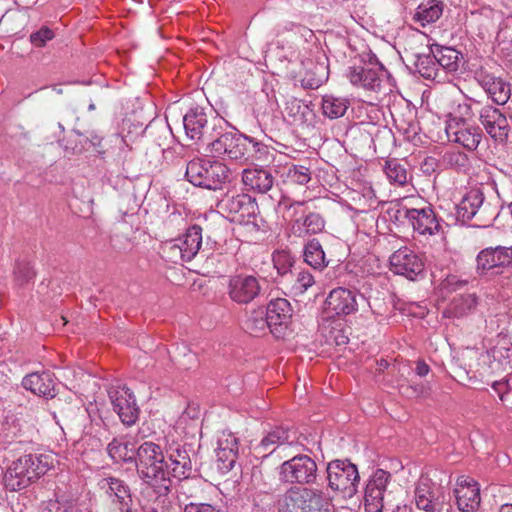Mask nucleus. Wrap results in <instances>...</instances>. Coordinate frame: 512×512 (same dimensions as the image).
Listing matches in <instances>:
<instances>
[{
	"instance_id": "4468645a",
	"label": "nucleus",
	"mask_w": 512,
	"mask_h": 512,
	"mask_svg": "<svg viewBox=\"0 0 512 512\" xmlns=\"http://www.w3.org/2000/svg\"><path fill=\"white\" fill-rule=\"evenodd\" d=\"M474 78L496 104L504 105L507 103L511 95L509 83L495 76L484 66L475 70Z\"/></svg>"
},
{
	"instance_id": "c03bdc74",
	"label": "nucleus",
	"mask_w": 512,
	"mask_h": 512,
	"mask_svg": "<svg viewBox=\"0 0 512 512\" xmlns=\"http://www.w3.org/2000/svg\"><path fill=\"white\" fill-rule=\"evenodd\" d=\"M164 257L173 263L188 262L186 253L182 250L181 246L176 239L168 241L162 247Z\"/></svg>"
},
{
	"instance_id": "ddd939ff",
	"label": "nucleus",
	"mask_w": 512,
	"mask_h": 512,
	"mask_svg": "<svg viewBox=\"0 0 512 512\" xmlns=\"http://www.w3.org/2000/svg\"><path fill=\"white\" fill-rule=\"evenodd\" d=\"M405 218L413 229L421 235H434L440 229L439 221L431 207L409 209L405 206L396 210L395 218Z\"/></svg>"
},
{
	"instance_id": "7c9ffc66",
	"label": "nucleus",
	"mask_w": 512,
	"mask_h": 512,
	"mask_svg": "<svg viewBox=\"0 0 512 512\" xmlns=\"http://www.w3.org/2000/svg\"><path fill=\"white\" fill-rule=\"evenodd\" d=\"M431 53L435 54L438 68L442 67L448 72H456L459 68L460 52L456 49L438 44L430 46Z\"/></svg>"
},
{
	"instance_id": "338daca9",
	"label": "nucleus",
	"mask_w": 512,
	"mask_h": 512,
	"mask_svg": "<svg viewBox=\"0 0 512 512\" xmlns=\"http://www.w3.org/2000/svg\"><path fill=\"white\" fill-rule=\"evenodd\" d=\"M498 512H512V504H503L500 508H499V511Z\"/></svg>"
},
{
	"instance_id": "bf43d9fd",
	"label": "nucleus",
	"mask_w": 512,
	"mask_h": 512,
	"mask_svg": "<svg viewBox=\"0 0 512 512\" xmlns=\"http://www.w3.org/2000/svg\"><path fill=\"white\" fill-rule=\"evenodd\" d=\"M384 500L372 501L368 496L365 495V510L366 512H383Z\"/></svg>"
},
{
	"instance_id": "a19ab883",
	"label": "nucleus",
	"mask_w": 512,
	"mask_h": 512,
	"mask_svg": "<svg viewBox=\"0 0 512 512\" xmlns=\"http://www.w3.org/2000/svg\"><path fill=\"white\" fill-rule=\"evenodd\" d=\"M285 113L293 122H305L307 114L310 113L309 106L297 98L286 101Z\"/></svg>"
},
{
	"instance_id": "4c0bfd02",
	"label": "nucleus",
	"mask_w": 512,
	"mask_h": 512,
	"mask_svg": "<svg viewBox=\"0 0 512 512\" xmlns=\"http://www.w3.org/2000/svg\"><path fill=\"white\" fill-rule=\"evenodd\" d=\"M477 305V298L474 294H466L455 297L447 310L454 317H462L472 311Z\"/></svg>"
},
{
	"instance_id": "e433bc0d",
	"label": "nucleus",
	"mask_w": 512,
	"mask_h": 512,
	"mask_svg": "<svg viewBox=\"0 0 512 512\" xmlns=\"http://www.w3.org/2000/svg\"><path fill=\"white\" fill-rule=\"evenodd\" d=\"M349 102L344 98L325 95L322 98L323 114L330 119L342 117L348 109Z\"/></svg>"
},
{
	"instance_id": "39448f33",
	"label": "nucleus",
	"mask_w": 512,
	"mask_h": 512,
	"mask_svg": "<svg viewBox=\"0 0 512 512\" xmlns=\"http://www.w3.org/2000/svg\"><path fill=\"white\" fill-rule=\"evenodd\" d=\"M327 479L329 487L341 492L344 497L351 498L358 491V469L348 460L331 461L327 466Z\"/></svg>"
},
{
	"instance_id": "864d4df0",
	"label": "nucleus",
	"mask_w": 512,
	"mask_h": 512,
	"mask_svg": "<svg viewBox=\"0 0 512 512\" xmlns=\"http://www.w3.org/2000/svg\"><path fill=\"white\" fill-rule=\"evenodd\" d=\"M289 177L293 182L299 185H305L310 181L311 173L309 168L305 166H294V168L289 171Z\"/></svg>"
},
{
	"instance_id": "aec40b11",
	"label": "nucleus",
	"mask_w": 512,
	"mask_h": 512,
	"mask_svg": "<svg viewBox=\"0 0 512 512\" xmlns=\"http://www.w3.org/2000/svg\"><path fill=\"white\" fill-rule=\"evenodd\" d=\"M487 205H484V194L480 189L468 191L456 206L457 217L462 222H467L474 217L483 220L487 212Z\"/></svg>"
},
{
	"instance_id": "a211bd4d",
	"label": "nucleus",
	"mask_w": 512,
	"mask_h": 512,
	"mask_svg": "<svg viewBox=\"0 0 512 512\" xmlns=\"http://www.w3.org/2000/svg\"><path fill=\"white\" fill-rule=\"evenodd\" d=\"M501 267H512V247H488L478 253L476 271L479 275Z\"/></svg>"
},
{
	"instance_id": "bb28decb",
	"label": "nucleus",
	"mask_w": 512,
	"mask_h": 512,
	"mask_svg": "<svg viewBox=\"0 0 512 512\" xmlns=\"http://www.w3.org/2000/svg\"><path fill=\"white\" fill-rule=\"evenodd\" d=\"M98 486L113 502L128 505L131 500L128 485L119 478L112 476L102 478L99 480Z\"/></svg>"
},
{
	"instance_id": "13d9d810",
	"label": "nucleus",
	"mask_w": 512,
	"mask_h": 512,
	"mask_svg": "<svg viewBox=\"0 0 512 512\" xmlns=\"http://www.w3.org/2000/svg\"><path fill=\"white\" fill-rule=\"evenodd\" d=\"M215 508L208 503H189L184 507L183 512H213Z\"/></svg>"
},
{
	"instance_id": "79ce46f5",
	"label": "nucleus",
	"mask_w": 512,
	"mask_h": 512,
	"mask_svg": "<svg viewBox=\"0 0 512 512\" xmlns=\"http://www.w3.org/2000/svg\"><path fill=\"white\" fill-rule=\"evenodd\" d=\"M443 162L446 166L461 172L467 171L470 167L468 155L461 151L446 152L443 156Z\"/></svg>"
},
{
	"instance_id": "7ed1b4c3",
	"label": "nucleus",
	"mask_w": 512,
	"mask_h": 512,
	"mask_svg": "<svg viewBox=\"0 0 512 512\" xmlns=\"http://www.w3.org/2000/svg\"><path fill=\"white\" fill-rule=\"evenodd\" d=\"M278 512H333V505L321 493L292 486L279 496Z\"/></svg>"
},
{
	"instance_id": "2f4dec72",
	"label": "nucleus",
	"mask_w": 512,
	"mask_h": 512,
	"mask_svg": "<svg viewBox=\"0 0 512 512\" xmlns=\"http://www.w3.org/2000/svg\"><path fill=\"white\" fill-rule=\"evenodd\" d=\"M176 240L186 253V259L192 260L197 255L202 244V228L198 225H193L187 229L182 237Z\"/></svg>"
},
{
	"instance_id": "dca6fc26",
	"label": "nucleus",
	"mask_w": 512,
	"mask_h": 512,
	"mask_svg": "<svg viewBox=\"0 0 512 512\" xmlns=\"http://www.w3.org/2000/svg\"><path fill=\"white\" fill-rule=\"evenodd\" d=\"M210 152L215 156L227 155L230 159H242L248 151L247 138L233 133L221 134L215 140L209 142Z\"/></svg>"
},
{
	"instance_id": "2eb2a0df",
	"label": "nucleus",
	"mask_w": 512,
	"mask_h": 512,
	"mask_svg": "<svg viewBox=\"0 0 512 512\" xmlns=\"http://www.w3.org/2000/svg\"><path fill=\"white\" fill-rule=\"evenodd\" d=\"M391 271L414 280L424 272L422 259L411 249L403 247L390 256Z\"/></svg>"
},
{
	"instance_id": "37998d69",
	"label": "nucleus",
	"mask_w": 512,
	"mask_h": 512,
	"mask_svg": "<svg viewBox=\"0 0 512 512\" xmlns=\"http://www.w3.org/2000/svg\"><path fill=\"white\" fill-rule=\"evenodd\" d=\"M492 357L501 364L512 363V343L506 339H501L491 350Z\"/></svg>"
},
{
	"instance_id": "8fccbe9b",
	"label": "nucleus",
	"mask_w": 512,
	"mask_h": 512,
	"mask_svg": "<svg viewBox=\"0 0 512 512\" xmlns=\"http://www.w3.org/2000/svg\"><path fill=\"white\" fill-rule=\"evenodd\" d=\"M175 357L180 366L184 369H191L196 366L198 359L197 355L190 351L186 346L177 347Z\"/></svg>"
},
{
	"instance_id": "393cba45",
	"label": "nucleus",
	"mask_w": 512,
	"mask_h": 512,
	"mask_svg": "<svg viewBox=\"0 0 512 512\" xmlns=\"http://www.w3.org/2000/svg\"><path fill=\"white\" fill-rule=\"evenodd\" d=\"M207 115L204 108L196 106L184 115L183 124L186 135L192 140H204L207 131Z\"/></svg>"
},
{
	"instance_id": "412c9836",
	"label": "nucleus",
	"mask_w": 512,
	"mask_h": 512,
	"mask_svg": "<svg viewBox=\"0 0 512 512\" xmlns=\"http://www.w3.org/2000/svg\"><path fill=\"white\" fill-rule=\"evenodd\" d=\"M357 294L349 289L338 287L328 295L325 304L326 309L338 316H346L355 313L358 309Z\"/></svg>"
},
{
	"instance_id": "5fc2aeb1",
	"label": "nucleus",
	"mask_w": 512,
	"mask_h": 512,
	"mask_svg": "<svg viewBox=\"0 0 512 512\" xmlns=\"http://www.w3.org/2000/svg\"><path fill=\"white\" fill-rule=\"evenodd\" d=\"M217 449H221L224 451L237 452L238 451V443L237 439L231 433L222 432L218 437L217 441Z\"/></svg>"
},
{
	"instance_id": "6ab92c4d",
	"label": "nucleus",
	"mask_w": 512,
	"mask_h": 512,
	"mask_svg": "<svg viewBox=\"0 0 512 512\" xmlns=\"http://www.w3.org/2000/svg\"><path fill=\"white\" fill-rule=\"evenodd\" d=\"M453 493L460 511L474 512L479 508L480 487L474 479L466 476L459 477Z\"/></svg>"
},
{
	"instance_id": "4be33fe9",
	"label": "nucleus",
	"mask_w": 512,
	"mask_h": 512,
	"mask_svg": "<svg viewBox=\"0 0 512 512\" xmlns=\"http://www.w3.org/2000/svg\"><path fill=\"white\" fill-rule=\"evenodd\" d=\"M229 296L239 304H248L256 296V277L236 275L229 281Z\"/></svg>"
},
{
	"instance_id": "5701e85b",
	"label": "nucleus",
	"mask_w": 512,
	"mask_h": 512,
	"mask_svg": "<svg viewBox=\"0 0 512 512\" xmlns=\"http://www.w3.org/2000/svg\"><path fill=\"white\" fill-rule=\"evenodd\" d=\"M302 66L304 74L301 76L300 82L304 88L317 89L327 81L328 65L324 61L306 59L302 61Z\"/></svg>"
},
{
	"instance_id": "09e8293b",
	"label": "nucleus",
	"mask_w": 512,
	"mask_h": 512,
	"mask_svg": "<svg viewBox=\"0 0 512 512\" xmlns=\"http://www.w3.org/2000/svg\"><path fill=\"white\" fill-rule=\"evenodd\" d=\"M216 456L218 469L222 472H228L233 468L236 462L237 452H232V450L224 451L216 448Z\"/></svg>"
},
{
	"instance_id": "052dcab7",
	"label": "nucleus",
	"mask_w": 512,
	"mask_h": 512,
	"mask_svg": "<svg viewBox=\"0 0 512 512\" xmlns=\"http://www.w3.org/2000/svg\"><path fill=\"white\" fill-rule=\"evenodd\" d=\"M266 327L269 331L276 337L282 338L285 336V331L287 329L288 324H273V323H265Z\"/></svg>"
},
{
	"instance_id": "f704fd0d",
	"label": "nucleus",
	"mask_w": 512,
	"mask_h": 512,
	"mask_svg": "<svg viewBox=\"0 0 512 512\" xmlns=\"http://www.w3.org/2000/svg\"><path fill=\"white\" fill-rule=\"evenodd\" d=\"M289 440V433L286 429L276 427L269 431L261 440L259 447L265 452L270 450L268 453L263 454V458L273 454L277 447L283 445Z\"/></svg>"
},
{
	"instance_id": "1a4fd4ad",
	"label": "nucleus",
	"mask_w": 512,
	"mask_h": 512,
	"mask_svg": "<svg viewBox=\"0 0 512 512\" xmlns=\"http://www.w3.org/2000/svg\"><path fill=\"white\" fill-rule=\"evenodd\" d=\"M164 478L183 479L193 472L192 461L185 445L172 443L166 448Z\"/></svg>"
},
{
	"instance_id": "774afa93",
	"label": "nucleus",
	"mask_w": 512,
	"mask_h": 512,
	"mask_svg": "<svg viewBox=\"0 0 512 512\" xmlns=\"http://www.w3.org/2000/svg\"><path fill=\"white\" fill-rule=\"evenodd\" d=\"M257 152H258V159H260L262 154H267L266 147L261 148L260 144L258 143Z\"/></svg>"
},
{
	"instance_id": "6e6d98bb",
	"label": "nucleus",
	"mask_w": 512,
	"mask_h": 512,
	"mask_svg": "<svg viewBox=\"0 0 512 512\" xmlns=\"http://www.w3.org/2000/svg\"><path fill=\"white\" fill-rule=\"evenodd\" d=\"M274 177L270 171L258 169V193H266L272 189Z\"/></svg>"
},
{
	"instance_id": "de8ad7c7",
	"label": "nucleus",
	"mask_w": 512,
	"mask_h": 512,
	"mask_svg": "<svg viewBox=\"0 0 512 512\" xmlns=\"http://www.w3.org/2000/svg\"><path fill=\"white\" fill-rule=\"evenodd\" d=\"M314 283L315 279L309 271H300L293 284V291L296 295L304 294Z\"/></svg>"
},
{
	"instance_id": "6e6552de",
	"label": "nucleus",
	"mask_w": 512,
	"mask_h": 512,
	"mask_svg": "<svg viewBox=\"0 0 512 512\" xmlns=\"http://www.w3.org/2000/svg\"><path fill=\"white\" fill-rule=\"evenodd\" d=\"M256 169L246 168L242 172V193L233 201L242 221L246 224L256 225L255 201H256Z\"/></svg>"
},
{
	"instance_id": "c9c22d12",
	"label": "nucleus",
	"mask_w": 512,
	"mask_h": 512,
	"mask_svg": "<svg viewBox=\"0 0 512 512\" xmlns=\"http://www.w3.org/2000/svg\"><path fill=\"white\" fill-rule=\"evenodd\" d=\"M107 451L109 456L115 462H131L134 463L135 454L133 447L127 441L114 439L108 444Z\"/></svg>"
},
{
	"instance_id": "680f3d73",
	"label": "nucleus",
	"mask_w": 512,
	"mask_h": 512,
	"mask_svg": "<svg viewBox=\"0 0 512 512\" xmlns=\"http://www.w3.org/2000/svg\"><path fill=\"white\" fill-rule=\"evenodd\" d=\"M458 113L459 116H453L452 118H463L468 121L473 116L472 107L468 103L460 104L458 106Z\"/></svg>"
},
{
	"instance_id": "0e129e2a",
	"label": "nucleus",
	"mask_w": 512,
	"mask_h": 512,
	"mask_svg": "<svg viewBox=\"0 0 512 512\" xmlns=\"http://www.w3.org/2000/svg\"><path fill=\"white\" fill-rule=\"evenodd\" d=\"M304 205V201H293L292 203H290L288 209L293 210V215H296L299 212V208Z\"/></svg>"
},
{
	"instance_id": "e2e57ef3",
	"label": "nucleus",
	"mask_w": 512,
	"mask_h": 512,
	"mask_svg": "<svg viewBox=\"0 0 512 512\" xmlns=\"http://www.w3.org/2000/svg\"><path fill=\"white\" fill-rule=\"evenodd\" d=\"M430 371L429 365L424 362L423 360H418L416 362L415 372L418 376L424 377L426 376Z\"/></svg>"
},
{
	"instance_id": "9b49d317",
	"label": "nucleus",
	"mask_w": 512,
	"mask_h": 512,
	"mask_svg": "<svg viewBox=\"0 0 512 512\" xmlns=\"http://www.w3.org/2000/svg\"><path fill=\"white\" fill-rule=\"evenodd\" d=\"M446 134L449 140L470 151L477 149L483 136L479 126L470 124L463 118H450L446 125Z\"/></svg>"
},
{
	"instance_id": "f8f14e48",
	"label": "nucleus",
	"mask_w": 512,
	"mask_h": 512,
	"mask_svg": "<svg viewBox=\"0 0 512 512\" xmlns=\"http://www.w3.org/2000/svg\"><path fill=\"white\" fill-rule=\"evenodd\" d=\"M416 507L423 512H450L451 506L443 493L432 487L430 480L421 479L414 491Z\"/></svg>"
},
{
	"instance_id": "473e14b6",
	"label": "nucleus",
	"mask_w": 512,
	"mask_h": 512,
	"mask_svg": "<svg viewBox=\"0 0 512 512\" xmlns=\"http://www.w3.org/2000/svg\"><path fill=\"white\" fill-rule=\"evenodd\" d=\"M304 260L308 265L319 270H322L329 264V261L326 260L325 252L317 239H312L305 245Z\"/></svg>"
},
{
	"instance_id": "f3484780",
	"label": "nucleus",
	"mask_w": 512,
	"mask_h": 512,
	"mask_svg": "<svg viewBox=\"0 0 512 512\" xmlns=\"http://www.w3.org/2000/svg\"><path fill=\"white\" fill-rule=\"evenodd\" d=\"M479 119L486 132L495 141L503 143L510 132V124L505 114L498 108L484 106L479 112Z\"/></svg>"
},
{
	"instance_id": "72a5a7b5",
	"label": "nucleus",
	"mask_w": 512,
	"mask_h": 512,
	"mask_svg": "<svg viewBox=\"0 0 512 512\" xmlns=\"http://www.w3.org/2000/svg\"><path fill=\"white\" fill-rule=\"evenodd\" d=\"M414 66L423 78L435 79L438 76L439 68L436 57L430 50L428 53L416 54Z\"/></svg>"
},
{
	"instance_id": "20e7f679",
	"label": "nucleus",
	"mask_w": 512,
	"mask_h": 512,
	"mask_svg": "<svg viewBox=\"0 0 512 512\" xmlns=\"http://www.w3.org/2000/svg\"><path fill=\"white\" fill-rule=\"evenodd\" d=\"M185 176L194 186L217 190L228 181L229 169L219 161L196 158L187 163Z\"/></svg>"
},
{
	"instance_id": "423d86ee",
	"label": "nucleus",
	"mask_w": 512,
	"mask_h": 512,
	"mask_svg": "<svg viewBox=\"0 0 512 512\" xmlns=\"http://www.w3.org/2000/svg\"><path fill=\"white\" fill-rule=\"evenodd\" d=\"M317 470V464L310 456L297 455L281 464L280 481L298 485L313 484L317 479Z\"/></svg>"
},
{
	"instance_id": "c85d7f7f",
	"label": "nucleus",
	"mask_w": 512,
	"mask_h": 512,
	"mask_svg": "<svg viewBox=\"0 0 512 512\" xmlns=\"http://www.w3.org/2000/svg\"><path fill=\"white\" fill-rule=\"evenodd\" d=\"M391 474L383 469H377L370 477L365 493L372 501L384 500Z\"/></svg>"
},
{
	"instance_id": "9d476101",
	"label": "nucleus",
	"mask_w": 512,
	"mask_h": 512,
	"mask_svg": "<svg viewBox=\"0 0 512 512\" xmlns=\"http://www.w3.org/2000/svg\"><path fill=\"white\" fill-rule=\"evenodd\" d=\"M108 394L113 409L122 423L126 426L134 425L138 420L140 409L130 389L126 386H111Z\"/></svg>"
},
{
	"instance_id": "0eeeda50",
	"label": "nucleus",
	"mask_w": 512,
	"mask_h": 512,
	"mask_svg": "<svg viewBox=\"0 0 512 512\" xmlns=\"http://www.w3.org/2000/svg\"><path fill=\"white\" fill-rule=\"evenodd\" d=\"M385 73L384 66L375 55H371L367 64L349 67L347 77L352 85L377 92Z\"/></svg>"
},
{
	"instance_id": "a18cd8bd",
	"label": "nucleus",
	"mask_w": 512,
	"mask_h": 512,
	"mask_svg": "<svg viewBox=\"0 0 512 512\" xmlns=\"http://www.w3.org/2000/svg\"><path fill=\"white\" fill-rule=\"evenodd\" d=\"M492 389L506 407L512 408V384L509 379L493 382Z\"/></svg>"
},
{
	"instance_id": "f03ea898",
	"label": "nucleus",
	"mask_w": 512,
	"mask_h": 512,
	"mask_svg": "<svg viewBox=\"0 0 512 512\" xmlns=\"http://www.w3.org/2000/svg\"><path fill=\"white\" fill-rule=\"evenodd\" d=\"M54 465L50 454H25L14 460L6 469L3 483L9 491H20L36 482Z\"/></svg>"
},
{
	"instance_id": "3c124183",
	"label": "nucleus",
	"mask_w": 512,
	"mask_h": 512,
	"mask_svg": "<svg viewBox=\"0 0 512 512\" xmlns=\"http://www.w3.org/2000/svg\"><path fill=\"white\" fill-rule=\"evenodd\" d=\"M73 507L74 501L62 496L55 500H49L43 512H70Z\"/></svg>"
},
{
	"instance_id": "4d7b16f0",
	"label": "nucleus",
	"mask_w": 512,
	"mask_h": 512,
	"mask_svg": "<svg viewBox=\"0 0 512 512\" xmlns=\"http://www.w3.org/2000/svg\"><path fill=\"white\" fill-rule=\"evenodd\" d=\"M54 36V33L49 28H41L39 31L32 33L30 36L31 43L34 46L41 47L45 45V43L51 40Z\"/></svg>"
},
{
	"instance_id": "69168bd1",
	"label": "nucleus",
	"mask_w": 512,
	"mask_h": 512,
	"mask_svg": "<svg viewBox=\"0 0 512 512\" xmlns=\"http://www.w3.org/2000/svg\"><path fill=\"white\" fill-rule=\"evenodd\" d=\"M392 512H414L411 506H408L406 504L404 505H397Z\"/></svg>"
},
{
	"instance_id": "c756f323",
	"label": "nucleus",
	"mask_w": 512,
	"mask_h": 512,
	"mask_svg": "<svg viewBox=\"0 0 512 512\" xmlns=\"http://www.w3.org/2000/svg\"><path fill=\"white\" fill-rule=\"evenodd\" d=\"M444 4L440 0H428L421 3L413 16V20L422 27L436 22L443 13Z\"/></svg>"
},
{
	"instance_id": "cd10ccee",
	"label": "nucleus",
	"mask_w": 512,
	"mask_h": 512,
	"mask_svg": "<svg viewBox=\"0 0 512 512\" xmlns=\"http://www.w3.org/2000/svg\"><path fill=\"white\" fill-rule=\"evenodd\" d=\"M291 316L292 308L290 303L284 298H276L268 303L265 318L258 320V323L288 324Z\"/></svg>"
},
{
	"instance_id": "58836bf2",
	"label": "nucleus",
	"mask_w": 512,
	"mask_h": 512,
	"mask_svg": "<svg viewBox=\"0 0 512 512\" xmlns=\"http://www.w3.org/2000/svg\"><path fill=\"white\" fill-rule=\"evenodd\" d=\"M383 170L391 183H395L400 186L407 183V170L397 159L385 161Z\"/></svg>"
},
{
	"instance_id": "b1692460",
	"label": "nucleus",
	"mask_w": 512,
	"mask_h": 512,
	"mask_svg": "<svg viewBox=\"0 0 512 512\" xmlns=\"http://www.w3.org/2000/svg\"><path fill=\"white\" fill-rule=\"evenodd\" d=\"M324 228L325 220L323 216L314 211L293 220L290 224L291 233L299 238L321 233Z\"/></svg>"
},
{
	"instance_id": "a878e982",
	"label": "nucleus",
	"mask_w": 512,
	"mask_h": 512,
	"mask_svg": "<svg viewBox=\"0 0 512 512\" xmlns=\"http://www.w3.org/2000/svg\"><path fill=\"white\" fill-rule=\"evenodd\" d=\"M22 386L26 390L45 398H53L56 395L54 379L48 372L26 375L22 380Z\"/></svg>"
},
{
	"instance_id": "603ef678",
	"label": "nucleus",
	"mask_w": 512,
	"mask_h": 512,
	"mask_svg": "<svg viewBox=\"0 0 512 512\" xmlns=\"http://www.w3.org/2000/svg\"><path fill=\"white\" fill-rule=\"evenodd\" d=\"M395 123L397 129L409 140L414 139L419 133V123L414 118L409 121H405L404 119H395Z\"/></svg>"
},
{
	"instance_id": "f257e3e1",
	"label": "nucleus",
	"mask_w": 512,
	"mask_h": 512,
	"mask_svg": "<svg viewBox=\"0 0 512 512\" xmlns=\"http://www.w3.org/2000/svg\"><path fill=\"white\" fill-rule=\"evenodd\" d=\"M134 463L140 478L149 486L148 489L156 495L153 509L156 511L162 509L164 512L170 503L168 494L171 488V480L164 478L165 455L162 448L152 441L143 442L136 450Z\"/></svg>"
},
{
	"instance_id": "ea45409f",
	"label": "nucleus",
	"mask_w": 512,
	"mask_h": 512,
	"mask_svg": "<svg viewBox=\"0 0 512 512\" xmlns=\"http://www.w3.org/2000/svg\"><path fill=\"white\" fill-rule=\"evenodd\" d=\"M180 481L178 492L187 498H196L203 491L204 480L198 476H187Z\"/></svg>"
},
{
	"instance_id": "49530a36",
	"label": "nucleus",
	"mask_w": 512,
	"mask_h": 512,
	"mask_svg": "<svg viewBox=\"0 0 512 512\" xmlns=\"http://www.w3.org/2000/svg\"><path fill=\"white\" fill-rule=\"evenodd\" d=\"M35 276V272L33 267L29 262H18L14 269V279L15 282L23 286L30 282Z\"/></svg>"
}]
</instances>
